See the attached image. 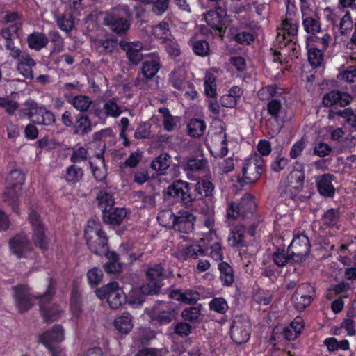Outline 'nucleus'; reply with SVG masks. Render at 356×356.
Listing matches in <instances>:
<instances>
[{
	"label": "nucleus",
	"instance_id": "f257e3e1",
	"mask_svg": "<svg viewBox=\"0 0 356 356\" xmlns=\"http://www.w3.org/2000/svg\"><path fill=\"white\" fill-rule=\"evenodd\" d=\"M286 5V18L277 29L276 37L277 49L273 53V61L283 63V55H285L286 46L295 38L298 30V22L296 16V7L295 0H284Z\"/></svg>",
	"mask_w": 356,
	"mask_h": 356
},
{
	"label": "nucleus",
	"instance_id": "f03ea898",
	"mask_svg": "<svg viewBox=\"0 0 356 356\" xmlns=\"http://www.w3.org/2000/svg\"><path fill=\"white\" fill-rule=\"evenodd\" d=\"M101 222L95 219L89 220L84 230L85 238L90 250L102 255L108 250V238L102 231Z\"/></svg>",
	"mask_w": 356,
	"mask_h": 356
},
{
	"label": "nucleus",
	"instance_id": "7ed1b4c3",
	"mask_svg": "<svg viewBox=\"0 0 356 356\" xmlns=\"http://www.w3.org/2000/svg\"><path fill=\"white\" fill-rule=\"evenodd\" d=\"M24 181V175L19 170L11 171L6 179V188L3 193V199L12 207L15 212H18V198Z\"/></svg>",
	"mask_w": 356,
	"mask_h": 356
},
{
	"label": "nucleus",
	"instance_id": "20e7f679",
	"mask_svg": "<svg viewBox=\"0 0 356 356\" xmlns=\"http://www.w3.org/2000/svg\"><path fill=\"white\" fill-rule=\"evenodd\" d=\"M264 160L258 154H251L243 161L242 175L238 176V181L241 186L256 182L264 171Z\"/></svg>",
	"mask_w": 356,
	"mask_h": 356
},
{
	"label": "nucleus",
	"instance_id": "39448f33",
	"mask_svg": "<svg viewBox=\"0 0 356 356\" xmlns=\"http://www.w3.org/2000/svg\"><path fill=\"white\" fill-rule=\"evenodd\" d=\"M97 296L102 300H106L112 309L119 308L126 301L123 290L115 282H110L95 291Z\"/></svg>",
	"mask_w": 356,
	"mask_h": 356
},
{
	"label": "nucleus",
	"instance_id": "423d86ee",
	"mask_svg": "<svg viewBox=\"0 0 356 356\" xmlns=\"http://www.w3.org/2000/svg\"><path fill=\"white\" fill-rule=\"evenodd\" d=\"M145 314L153 325L166 324L175 318V310L172 304L163 302L152 308L146 309Z\"/></svg>",
	"mask_w": 356,
	"mask_h": 356
},
{
	"label": "nucleus",
	"instance_id": "0eeeda50",
	"mask_svg": "<svg viewBox=\"0 0 356 356\" xmlns=\"http://www.w3.org/2000/svg\"><path fill=\"white\" fill-rule=\"evenodd\" d=\"M65 339V331L62 325H55L53 327L44 332L40 337V341L49 350L52 356H63L64 353L60 347L54 346Z\"/></svg>",
	"mask_w": 356,
	"mask_h": 356
},
{
	"label": "nucleus",
	"instance_id": "6e6552de",
	"mask_svg": "<svg viewBox=\"0 0 356 356\" xmlns=\"http://www.w3.org/2000/svg\"><path fill=\"white\" fill-rule=\"evenodd\" d=\"M251 334V323L245 315L236 316L230 327V336L236 344L246 343Z\"/></svg>",
	"mask_w": 356,
	"mask_h": 356
},
{
	"label": "nucleus",
	"instance_id": "1a4fd4ad",
	"mask_svg": "<svg viewBox=\"0 0 356 356\" xmlns=\"http://www.w3.org/2000/svg\"><path fill=\"white\" fill-rule=\"evenodd\" d=\"M129 11V7L127 5L119 6L113 8L111 12L105 14L104 24L110 26L111 29L117 33L127 31L130 26L129 21L123 17H118L120 12H123L128 15Z\"/></svg>",
	"mask_w": 356,
	"mask_h": 356
},
{
	"label": "nucleus",
	"instance_id": "9d476101",
	"mask_svg": "<svg viewBox=\"0 0 356 356\" xmlns=\"http://www.w3.org/2000/svg\"><path fill=\"white\" fill-rule=\"evenodd\" d=\"M146 277L149 283L140 287V292L144 295L158 293L161 286V282L166 277L161 264L149 266L146 271Z\"/></svg>",
	"mask_w": 356,
	"mask_h": 356
},
{
	"label": "nucleus",
	"instance_id": "9b49d317",
	"mask_svg": "<svg viewBox=\"0 0 356 356\" xmlns=\"http://www.w3.org/2000/svg\"><path fill=\"white\" fill-rule=\"evenodd\" d=\"M53 291L49 286L46 293L40 296V308L44 320L46 322L57 321L63 312L60 306L52 301Z\"/></svg>",
	"mask_w": 356,
	"mask_h": 356
},
{
	"label": "nucleus",
	"instance_id": "f8f14e48",
	"mask_svg": "<svg viewBox=\"0 0 356 356\" xmlns=\"http://www.w3.org/2000/svg\"><path fill=\"white\" fill-rule=\"evenodd\" d=\"M310 252V243L308 237L304 234H296L288 247V254L291 260L296 262L302 261Z\"/></svg>",
	"mask_w": 356,
	"mask_h": 356
},
{
	"label": "nucleus",
	"instance_id": "ddd939ff",
	"mask_svg": "<svg viewBox=\"0 0 356 356\" xmlns=\"http://www.w3.org/2000/svg\"><path fill=\"white\" fill-rule=\"evenodd\" d=\"M315 295V289L309 283H302L298 286L292 296L291 300L295 308L303 311L309 306Z\"/></svg>",
	"mask_w": 356,
	"mask_h": 356
},
{
	"label": "nucleus",
	"instance_id": "4468645a",
	"mask_svg": "<svg viewBox=\"0 0 356 356\" xmlns=\"http://www.w3.org/2000/svg\"><path fill=\"white\" fill-rule=\"evenodd\" d=\"M33 234L32 238L35 246L44 250L47 248V239L46 236V227L36 211H31L29 214Z\"/></svg>",
	"mask_w": 356,
	"mask_h": 356
},
{
	"label": "nucleus",
	"instance_id": "2eb2a0df",
	"mask_svg": "<svg viewBox=\"0 0 356 356\" xmlns=\"http://www.w3.org/2000/svg\"><path fill=\"white\" fill-rule=\"evenodd\" d=\"M168 195L186 206H192L194 197L190 192L189 184L182 180H177L171 184L167 191Z\"/></svg>",
	"mask_w": 356,
	"mask_h": 356
},
{
	"label": "nucleus",
	"instance_id": "dca6fc26",
	"mask_svg": "<svg viewBox=\"0 0 356 356\" xmlns=\"http://www.w3.org/2000/svg\"><path fill=\"white\" fill-rule=\"evenodd\" d=\"M10 248L12 252L19 258L26 257L33 259L35 257L32 244L24 234H17L10 239Z\"/></svg>",
	"mask_w": 356,
	"mask_h": 356
},
{
	"label": "nucleus",
	"instance_id": "f3484780",
	"mask_svg": "<svg viewBox=\"0 0 356 356\" xmlns=\"http://www.w3.org/2000/svg\"><path fill=\"white\" fill-rule=\"evenodd\" d=\"M204 248L210 250L209 256L216 261H221L223 259V253L221 243L215 231L205 233L201 238Z\"/></svg>",
	"mask_w": 356,
	"mask_h": 356
},
{
	"label": "nucleus",
	"instance_id": "a211bd4d",
	"mask_svg": "<svg viewBox=\"0 0 356 356\" xmlns=\"http://www.w3.org/2000/svg\"><path fill=\"white\" fill-rule=\"evenodd\" d=\"M13 297L21 312L29 310L33 305V299L27 285L19 284L13 287Z\"/></svg>",
	"mask_w": 356,
	"mask_h": 356
},
{
	"label": "nucleus",
	"instance_id": "6ab92c4d",
	"mask_svg": "<svg viewBox=\"0 0 356 356\" xmlns=\"http://www.w3.org/2000/svg\"><path fill=\"white\" fill-rule=\"evenodd\" d=\"M211 154L215 157H223L228 153L227 140L224 131L214 134L209 146Z\"/></svg>",
	"mask_w": 356,
	"mask_h": 356
},
{
	"label": "nucleus",
	"instance_id": "aec40b11",
	"mask_svg": "<svg viewBox=\"0 0 356 356\" xmlns=\"http://www.w3.org/2000/svg\"><path fill=\"white\" fill-rule=\"evenodd\" d=\"M195 217L187 210H181L176 214V222L174 229L180 232L189 233L193 229Z\"/></svg>",
	"mask_w": 356,
	"mask_h": 356
},
{
	"label": "nucleus",
	"instance_id": "412c9836",
	"mask_svg": "<svg viewBox=\"0 0 356 356\" xmlns=\"http://www.w3.org/2000/svg\"><path fill=\"white\" fill-rule=\"evenodd\" d=\"M227 10L225 8L218 7L216 10H209L204 15V19L211 28L221 31L225 25Z\"/></svg>",
	"mask_w": 356,
	"mask_h": 356
},
{
	"label": "nucleus",
	"instance_id": "4be33fe9",
	"mask_svg": "<svg viewBox=\"0 0 356 356\" xmlns=\"http://www.w3.org/2000/svg\"><path fill=\"white\" fill-rule=\"evenodd\" d=\"M206 255V250L200 240L198 243L191 244L175 252L176 257L181 261H186L189 258L197 259L199 257Z\"/></svg>",
	"mask_w": 356,
	"mask_h": 356
},
{
	"label": "nucleus",
	"instance_id": "5701e85b",
	"mask_svg": "<svg viewBox=\"0 0 356 356\" xmlns=\"http://www.w3.org/2000/svg\"><path fill=\"white\" fill-rule=\"evenodd\" d=\"M302 26L305 31L312 35H315L321 31V27L320 22L316 14V12L313 9L301 11Z\"/></svg>",
	"mask_w": 356,
	"mask_h": 356
},
{
	"label": "nucleus",
	"instance_id": "b1692460",
	"mask_svg": "<svg viewBox=\"0 0 356 356\" xmlns=\"http://www.w3.org/2000/svg\"><path fill=\"white\" fill-rule=\"evenodd\" d=\"M120 46L126 51L127 56L132 64L137 65L142 60L140 50L143 49V44L140 42L121 41Z\"/></svg>",
	"mask_w": 356,
	"mask_h": 356
},
{
	"label": "nucleus",
	"instance_id": "393cba45",
	"mask_svg": "<svg viewBox=\"0 0 356 356\" xmlns=\"http://www.w3.org/2000/svg\"><path fill=\"white\" fill-rule=\"evenodd\" d=\"M352 100V97L347 92L333 90L324 95L323 98V104L326 107H330L334 105L345 106Z\"/></svg>",
	"mask_w": 356,
	"mask_h": 356
},
{
	"label": "nucleus",
	"instance_id": "a878e982",
	"mask_svg": "<svg viewBox=\"0 0 356 356\" xmlns=\"http://www.w3.org/2000/svg\"><path fill=\"white\" fill-rule=\"evenodd\" d=\"M169 297L181 302L192 305L200 300V293L193 289H175L170 292Z\"/></svg>",
	"mask_w": 356,
	"mask_h": 356
},
{
	"label": "nucleus",
	"instance_id": "bb28decb",
	"mask_svg": "<svg viewBox=\"0 0 356 356\" xmlns=\"http://www.w3.org/2000/svg\"><path fill=\"white\" fill-rule=\"evenodd\" d=\"M170 82L172 87L180 91L191 88L192 86L190 81L186 80V72L181 67H178L171 72Z\"/></svg>",
	"mask_w": 356,
	"mask_h": 356
},
{
	"label": "nucleus",
	"instance_id": "cd10ccee",
	"mask_svg": "<svg viewBox=\"0 0 356 356\" xmlns=\"http://www.w3.org/2000/svg\"><path fill=\"white\" fill-rule=\"evenodd\" d=\"M334 176L331 174H324L316 179L319 193L325 197H332L334 194V187L332 184Z\"/></svg>",
	"mask_w": 356,
	"mask_h": 356
},
{
	"label": "nucleus",
	"instance_id": "c85d7f7f",
	"mask_svg": "<svg viewBox=\"0 0 356 356\" xmlns=\"http://www.w3.org/2000/svg\"><path fill=\"white\" fill-rule=\"evenodd\" d=\"M103 213V219L105 223L118 225L126 217L127 211L124 208L113 207L104 211Z\"/></svg>",
	"mask_w": 356,
	"mask_h": 356
},
{
	"label": "nucleus",
	"instance_id": "c756f323",
	"mask_svg": "<svg viewBox=\"0 0 356 356\" xmlns=\"http://www.w3.org/2000/svg\"><path fill=\"white\" fill-rule=\"evenodd\" d=\"M122 113V109L118 104L117 99L112 98L106 101L103 105V109L97 111L96 115L99 118H102L103 115L106 117L118 118Z\"/></svg>",
	"mask_w": 356,
	"mask_h": 356
},
{
	"label": "nucleus",
	"instance_id": "7c9ffc66",
	"mask_svg": "<svg viewBox=\"0 0 356 356\" xmlns=\"http://www.w3.org/2000/svg\"><path fill=\"white\" fill-rule=\"evenodd\" d=\"M98 145L100 147L99 152L97 153L95 156L97 159L100 163L102 168H99L94 165L93 161H90V165L92 170V172L93 174L94 177L97 181H103L106 177V170L104 168V153L105 144H102L99 143Z\"/></svg>",
	"mask_w": 356,
	"mask_h": 356
},
{
	"label": "nucleus",
	"instance_id": "2f4dec72",
	"mask_svg": "<svg viewBox=\"0 0 356 356\" xmlns=\"http://www.w3.org/2000/svg\"><path fill=\"white\" fill-rule=\"evenodd\" d=\"M305 323L302 317L296 316L283 332L284 337L289 340H294L301 333Z\"/></svg>",
	"mask_w": 356,
	"mask_h": 356
},
{
	"label": "nucleus",
	"instance_id": "473e14b6",
	"mask_svg": "<svg viewBox=\"0 0 356 356\" xmlns=\"http://www.w3.org/2000/svg\"><path fill=\"white\" fill-rule=\"evenodd\" d=\"M115 328L122 334H128L133 328V317L128 312H124L114 320Z\"/></svg>",
	"mask_w": 356,
	"mask_h": 356
},
{
	"label": "nucleus",
	"instance_id": "72a5a7b5",
	"mask_svg": "<svg viewBox=\"0 0 356 356\" xmlns=\"http://www.w3.org/2000/svg\"><path fill=\"white\" fill-rule=\"evenodd\" d=\"M307 48L309 63L314 67L320 66L323 61V54L322 49H320L321 47H317L316 44L307 40Z\"/></svg>",
	"mask_w": 356,
	"mask_h": 356
},
{
	"label": "nucleus",
	"instance_id": "f704fd0d",
	"mask_svg": "<svg viewBox=\"0 0 356 356\" xmlns=\"http://www.w3.org/2000/svg\"><path fill=\"white\" fill-rule=\"evenodd\" d=\"M160 68L159 58L156 54H151V59L143 63L142 73L147 79L154 76Z\"/></svg>",
	"mask_w": 356,
	"mask_h": 356
},
{
	"label": "nucleus",
	"instance_id": "c9c22d12",
	"mask_svg": "<svg viewBox=\"0 0 356 356\" xmlns=\"http://www.w3.org/2000/svg\"><path fill=\"white\" fill-rule=\"evenodd\" d=\"M35 65V63L33 58L27 54H24L18 60L17 70L25 78L33 79V74L32 67Z\"/></svg>",
	"mask_w": 356,
	"mask_h": 356
},
{
	"label": "nucleus",
	"instance_id": "e433bc0d",
	"mask_svg": "<svg viewBox=\"0 0 356 356\" xmlns=\"http://www.w3.org/2000/svg\"><path fill=\"white\" fill-rule=\"evenodd\" d=\"M24 106V108L19 110L20 116L27 117L31 121L34 120L33 118L38 115L44 106L31 99L26 100Z\"/></svg>",
	"mask_w": 356,
	"mask_h": 356
},
{
	"label": "nucleus",
	"instance_id": "4c0bfd02",
	"mask_svg": "<svg viewBox=\"0 0 356 356\" xmlns=\"http://www.w3.org/2000/svg\"><path fill=\"white\" fill-rule=\"evenodd\" d=\"M83 176V169L73 163L66 168L63 178L67 184H76L82 179Z\"/></svg>",
	"mask_w": 356,
	"mask_h": 356
},
{
	"label": "nucleus",
	"instance_id": "58836bf2",
	"mask_svg": "<svg viewBox=\"0 0 356 356\" xmlns=\"http://www.w3.org/2000/svg\"><path fill=\"white\" fill-rule=\"evenodd\" d=\"M27 41L31 49L39 51L47 46L49 39L44 33L37 32L30 34Z\"/></svg>",
	"mask_w": 356,
	"mask_h": 356
},
{
	"label": "nucleus",
	"instance_id": "ea45409f",
	"mask_svg": "<svg viewBox=\"0 0 356 356\" xmlns=\"http://www.w3.org/2000/svg\"><path fill=\"white\" fill-rule=\"evenodd\" d=\"M220 270V279L224 286H231L234 280V271L232 266L227 262L218 264Z\"/></svg>",
	"mask_w": 356,
	"mask_h": 356
},
{
	"label": "nucleus",
	"instance_id": "a19ab883",
	"mask_svg": "<svg viewBox=\"0 0 356 356\" xmlns=\"http://www.w3.org/2000/svg\"><path fill=\"white\" fill-rule=\"evenodd\" d=\"M104 254H106V258L108 260L104 266L105 271L108 273H117L120 272L122 266L118 261V254L115 252H108L107 250Z\"/></svg>",
	"mask_w": 356,
	"mask_h": 356
},
{
	"label": "nucleus",
	"instance_id": "79ce46f5",
	"mask_svg": "<svg viewBox=\"0 0 356 356\" xmlns=\"http://www.w3.org/2000/svg\"><path fill=\"white\" fill-rule=\"evenodd\" d=\"M292 222V218L290 215L280 216L276 218L274 222V232L275 235L281 236L284 232L289 230Z\"/></svg>",
	"mask_w": 356,
	"mask_h": 356
},
{
	"label": "nucleus",
	"instance_id": "37998d69",
	"mask_svg": "<svg viewBox=\"0 0 356 356\" xmlns=\"http://www.w3.org/2000/svg\"><path fill=\"white\" fill-rule=\"evenodd\" d=\"M98 207L102 210V213L109 209H112L115 201L113 195L105 191H101L97 196Z\"/></svg>",
	"mask_w": 356,
	"mask_h": 356
},
{
	"label": "nucleus",
	"instance_id": "c03bdc74",
	"mask_svg": "<svg viewBox=\"0 0 356 356\" xmlns=\"http://www.w3.org/2000/svg\"><path fill=\"white\" fill-rule=\"evenodd\" d=\"M239 205L244 216H246L248 213L252 214L256 209L254 197L250 193H245L241 197Z\"/></svg>",
	"mask_w": 356,
	"mask_h": 356
},
{
	"label": "nucleus",
	"instance_id": "a18cd8bd",
	"mask_svg": "<svg viewBox=\"0 0 356 356\" xmlns=\"http://www.w3.org/2000/svg\"><path fill=\"white\" fill-rule=\"evenodd\" d=\"M244 237V227H235L231 229L228 237V243L232 247H241L243 245Z\"/></svg>",
	"mask_w": 356,
	"mask_h": 356
},
{
	"label": "nucleus",
	"instance_id": "49530a36",
	"mask_svg": "<svg viewBox=\"0 0 356 356\" xmlns=\"http://www.w3.org/2000/svg\"><path fill=\"white\" fill-rule=\"evenodd\" d=\"M69 102L78 111H87L90 107L92 102L90 98L86 95H76L69 100Z\"/></svg>",
	"mask_w": 356,
	"mask_h": 356
},
{
	"label": "nucleus",
	"instance_id": "de8ad7c7",
	"mask_svg": "<svg viewBox=\"0 0 356 356\" xmlns=\"http://www.w3.org/2000/svg\"><path fill=\"white\" fill-rule=\"evenodd\" d=\"M207 167V161L205 159H189L183 165L184 170L188 174L189 172L203 170Z\"/></svg>",
	"mask_w": 356,
	"mask_h": 356
},
{
	"label": "nucleus",
	"instance_id": "09e8293b",
	"mask_svg": "<svg viewBox=\"0 0 356 356\" xmlns=\"http://www.w3.org/2000/svg\"><path fill=\"white\" fill-rule=\"evenodd\" d=\"M206 129L204 121L199 119H192L188 124L189 134L193 137L201 136Z\"/></svg>",
	"mask_w": 356,
	"mask_h": 356
},
{
	"label": "nucleus",
	"instance_id": "8fccbe9b",
	"mask_svg": "<svg viewBox=\"0 0 356 356\" xmlns=\"http://www.w3.org/2000/svg\"><path fill=\"white\" fill-rule=\"evenodd\" d=\"M170 163V156L168 154L163 153L152 161L151 168L155 171L163 172L168 168Z\"/></svg>",
	"mask_w": 356,
	"mask_h": 356
},
{
	"label": "nucleus",
	"instance_id": "3c124183",
	"mask_svg": "<svg viewBox=\"0 0 356 356\" xmlns=\"http://www.w3.org/2000/svg\"><path fill=\"white\" fill-rule=\"evenodd\" d=\"M157 220L161 226L174 229L176 215L170 210L161 211L157 216Z\"/></svg>",
	"mask_w": 356,
	"mask_h": 356
},
{
	"label": "nucleus",
	"instance_id": "603ef678",
	"mask_svg": "<svg viewBox=\"0 0 356 356\" xmlns=\"http://www.w3.org/2000/svg\"><path fill=\"white\" fill-rule=\"evenodd\" d=\"M159 112L162 114L165 130L172 131L177 126V118L172 116L167 108H160Z\"/></svg>",
	"mask_w": 356,
	"mask_h": 356
},
{
	"label": "nucleus",
	"instance_id": "864d4df0",
	"mask_svg": "<svg viewBox=\"0 0 356 356\" xmlns=\"http://www.w3.org/2000/svg\"><path fill=\"white\" fill-rule=\"evenodd\" d=\"M213 184L206 179H202L198 181L195 186V190L201 195L207 197H211L213 196L214 191Z\"/></svg>",
	"mask_w": 356,
	"mask_h": 356
},
{
	"label": "nucleus",
	"instance_id": "5fc2aeb1",
	"mask_svg": "<svg viewBox=\"0 0 356 356\" xmlns=\"http://www.w3.org/2000/svg\"><path fill=\"white\" fill-rule=\"evenodd\" d=\"M152 33L155 38L161 40L163 42L168 40L170 36V31L167 22H162L158 25L153 26Z\"/></svg>",
	"mask_w": 356,
	"mask_h": 356
},
{
	"label": "nucleus",
	"instance_id": "6e6d98bb",
	"mask_svg": "<svg viewBox=\"0 0 356 356\" xmlns=\"http://www.w3.org/2000/svg\"><path fill=\"white\" fill-rule=\"evenodd\" d=\"M274 263L280 267L286 266L291 260V255L286 253L284 246L276 249L272 255Z\"/></svg>",
	"mask_w": 356,
	"mask_h": 356
},
{
	"label": "nucleus",
	"instance_id": "4d7b16f0",
	"mask_svg": "<svg viewBox=\"0 0 356 356\" xmlns=\"http://www.w3.org/2000/svg\"><path fill=\"white\" fill-rule=\"evenodd\" d=\"M335 114L342 117L351 127L356 128V110L348 108L337 113H330L329 118H334Z\"/></svg>",
	"mask_w": 356,
	"mask_h": 356
},
{
	"label": "nucleus",
	"instance_id": "13d9d810",
	"mask_svg": "<svg viewBox=\"0 0 356 356\" xmlns=\"http://www.w3.org/2000/svg\"><path fill=\"white\" fill-rule=\"evenodd\" d=\"M282 93V89L275 85H270L260 89L258 92V97L261 100H267Z\"/></svg>",
	"mask_w": 356,
	"mask_h": 356
},
{
	"label": "nucleus",
	"instance_id": "bf43d9fd",
	"mask_svg": "<svg viewBox=\"0 0 356 356\" xmlns=\"http://www.w3.org/2000/svg\"><path fill=\"white\" fill-rule=\"evenodd\" d=\"M289 179L291 183H297L302 185L305 179V172L303 165L300 163H295L293 170L291 171Z\"/></svg>",
	"mask_w": 356,
	"mask_h": 356
},
{
	"label": "nucleus",
	"instance_id": "052dcab7",
	"mask_svg": "<svg viewBox=\"0 0 356 356\" xmlns=\"http://www.w3.org/2000/svg\"><path fill=\"white\" fill-rule=\"evenodd\" d=\"M41 119L34 120L33 122L38 124L49 126L55 122V117L52 112L43 106L38 115Z\"/></svg>",
	"mask_w": 356,
	"mask_h": 356
},
{
	"label": "nucleus",
	"instance_id": "680f3d73",
	"mask_svg": "<svg viewBox=\"0 0 356 356\" xmlns=\"http://www.w3.org/2000/svg\"><path fill=\"white\" fill-rule=\"evenodd\" d=\"M74 133L84 134L91 131L90 121L86 116H81L76 121L74 127Z\"/></svg>",
	"mask_w": 356,
	"mask_h": 356
},
{
	"label": "nucleus",
	"instance_id": "e2e57ef3",
	"mask_svg": "<svg viewBox=\"0 0 356 356\" xmlns=\"http://www.w3.org/2000/svg\"><path fill=\"white\" fill-rule=\"evenodd\" d=\"M80 294L76 289H73L70 298V309L73 316L79 318L81 314V308L79 302Z\"/></svg>",
	"mask_w": 356,
	"mask_h": 356
},
{
	"label": "nucleus",
	"instance_id": "0e129e2a",
	"mask_svg": "<svg viewBox=\"0 0 356 356\" xmlns=\"http://www.w3.org/2000/svg\"><path fill=\"white\" fill-rule=\"evenodd\" d=\"M342 13L343 11L339 8L332 9L330 7H327L323 10V17L327 22L336 25L342 16Z\"/></svg>",
	"mask_w": 356,
	"mask_h": 356
},
{
	"label": "nucleus",
	"instance_id": "69168bd1",
	"mask_svg": "<svg viewBox=\"0 0 356 356\" xmlns=\"http://www.w3.org/2000/svg\"><path fill=\"white\" fill-rule=\"evenodd\" d=\"M102 270L97 267L90 269L87 273V279L88 284L91 286H95L99 284L102 280Z\"/></svg>",
	"mask_w": 356,
	"mask_h": 356
},
{
	"label": "nucleus",
	"instance_id": "338daca9",
	"mask_svg": "<svg viewBox=\"0 0 356 356\" xmlns=\"http://www.w3.org/2000/svg\"><path fill=\"white\" fill-rule=\"evenodd\" d=\"M58 27L65 32H70L74 27V19L71 15H63L56 19Z\"/></svg>",
	"mask_w": 356,
	"mask_h": 356
},
{
	"label": "nucleus",
	"instance_id": "774afa93",
	"mask_svg": "<svg viewBox=\"0 0 356 356\" xmlns=\"http://www.w3.org/2000/svg\"><path fill=\"white\" fill-rule=\"evenodd\" d=\"M209 307L211 310L219 313L225 314L228 309V304L222 298H215L209 302Z\"/></svg>",
	"mask_w": 356,
	"mask_h": 356
}]
</instances>
